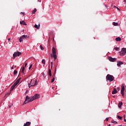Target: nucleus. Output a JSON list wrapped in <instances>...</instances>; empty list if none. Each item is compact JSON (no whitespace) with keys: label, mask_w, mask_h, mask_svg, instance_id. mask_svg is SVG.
Returning <instances> with one entry per match:
<instances>
[{"label":"nucleus","mask_w":126,"mask_h":126,"mask_svg":"<svg viewBox=\"0 0 126 126\" xmlns=\"http://www.w3.org/2000/svg\"><path fill=\"white\" fill-rule=\"evenodd\" d=\"M39 98H40V95H39L38 94H35L32 97H30V100H29V102H32L34 101V100L39 99Z\"/></svg>","instance_id":"nucleus-1"},{"label":"nucleus","mask_w":126,"mask_h":126,"mask_svg":"<svg viewBox=\"0 0 126 126\" xmlns=\"http://www.w3.org/2000/svg\"><path fill=\"white\" fill-rule=\"evenodd\" d=\"M114 79H115V77H114L113 75L108 74L106 76V80H108V81H110V82L113 81Z\"/></svg>","instance_id":"nucleus-2"},{"label":"nucleus","mask_w":126,"mask_h":126,"mask_svg":"<svg viewBox=\"0 0 126 126\" xmlns=\"http://www.w3.org/2000/svg\"><path fill=\"white\" fill-rule=\"evenodd\" d=\"M126 48H122V50L120 52V55L122 57H123V56H125L126 55Z\"/></svg>","instance_id":"nucleus-3"},{"label":"nucleus","mask_w":126,"mask_h":126,"mask_svg":"<svg viewBox=\"0 0 126 126\" xmlns=\"http://www.w3.org/2000/svg\"><path fill=\"white\" fill-rule=\"evenodd\" d=\"M13 59H15V58H16V57H19V56H21V52H15L13 55Z\"/></svg>","instance_id":"nucleus-4"},{"label":"nucleus","mask_w":126,"mask_h":126,"mask_svg":"<svg viewBox=\"0 0 126 126\" xmlns=\"http://www.w3.org/2000/svg\"><path fill=\"white\" fill-rule=\"evenodd\" d=\"M125 90H126L125 86H122L121 92V94H122L123 97H124L125 96Z\"/></svg>","instance_id":"nucleus-5"},{"label":"nucleus","mask_w":126,"mask_h":126,"mask_svg":"<svg viewBox=\"0 0 126 126\" xmlns=\"http://www.w3.org/2000/svg\"><path fill=\"white\" fill-rule=\"evenodd\" d=\"M29 100H30V98H29V96L28 95H27L26 99L24 102V105L25 104H27V103H30V102H29Z\"/></svg>","instance_id":"nucleus-6"},{"label":"nucleus","mask_w":126,"mask_h":126,"mask_svg":"<svg viewBox=\"0 0 126 126\" xmlns=\"http://www.w3.org/2000/svg\"><path fill=\"white\" fill-rule=\"evenodd\" d=\"M29 85H31V86H35V80L32 79L30 83L29 84Z\"/></svg>","instance_id":"nucleus-7"},{"label":"nucleus","mask_w":126,"mask_h":126,"mask_svg":"<svg viewBox=\"0 0 126 126\" xmlns=\"http://www.w3.org/2000/svg\"><path fill=\"white\" fill-rule=\"evenodd\" d=\"M24 38H27V35H24L21 36L19 39V42H22L23 41V39H24Z\"/></svg>","instance_id":"nucleus-8"},{"label":"nucleus","mask_w":126,"mask_h":126,"mask_svg":"<svg viewBox=\"0 0 126 126\" xmlns=\"http://www.w3.org/2000/svg\"><path fill=\"white\" fill-rule=\"evenodd\" d=\"M108 60L109 61H110V62H116V61L117 60V59L116 58H113L111 57H108Z\"/></svg>","instance_id":"nucleus-9"},{"label":"nucleus","mask_w":126,"mask_h":126,"mask_svg":"<svg viewBox=\"0 0 126 126\" xmlns=\"http://www.w3.org/2000/svg\"><path fill=\"white\" fill-rule=\"evenodd\" d=\"M118 93V91L116 88H114L113 91H112V94H117Z\"/></svg>","instance_id":"nucleus-10"},{"label":"nucleus","mask_w":126,"mask_h":126,"mask_svg":"<svg viewBox=\"0 0 126 126\" xmlns=\"http://www.w3.org/2000/svg\"><path fill=\"white\" fill-rule=\"evenodd\" d=\"M116 42H121V41H122V38H121V37H117L116 39H115Z\"/></svg>","instance_id":"nucleus-11"},{"label":"nucleus","mask_w":126,"mask_h":126,"mask_svg":"<svg viewBox=\"0 0 126 126\" xmlns=\"http://www.w3.org/2000/svg\"><path fill=\"white\" fill-rule=\"evenodd\" d=\"M56 48L54 47L52 48V55L56 54Z\"/></svg>","instance_id":"nucleus-12"},{"label":"nucleus","mask_w":126,"mask_h":126,"mask_svg":"<svg viewBox=\"0 0 126 126\" xmlns=\"http://www.w3.org/2000/svg\"><path fill=\"white\" fill-rule=\"evenodd\" d=\"M124 63L120 61L118 63H117V65L118 66H121V64H123Z\"/></svg>","instance_id":"nucleus-13"},{"label":"nucleus","mask_w":126,"mask_h":126,"mask_svg":"<svg viewBox=\"0 0 126 126\" xmlns=\"http://www.w3.org/2000/svg\"><path fill=\"white\" fill-rule=\"evenodd\" d=\"M20 23V24H23V25H27V24H26V23H25V22H24V21H21Z\"/></svg>","instance_id":"nucleus-14"},{"label":"nucleus","mask_w":126,"mask_h":126,"mask_svg":"<svg viewBox=\"0 0 126 126\" xmlns=\"http://www.w3.org/2000/svg\"><path fill=\"white\" fill-rule=\"evenodd\" d=\"M48 75H50V76H52V71L51 70V69H49Z\"/></svg>","instance_id":"nucleus-15"},{"label":"nucleus","mask_w":126,"mask_h":126,"mask_svg":"<svg viewBox=\"0 0 126 126\" xmlns=\"http://www.w3.org/2000/svg\"><path fill=\"white\" fill-rule=\"evenodd\" d=\"M122 106H123V102H119L118 104L119 108H121Z\"/></svg>","instance_id":"nucleus-16"},{"label":"nucleus","mask_w":126,"mask_h":126,"mask_svg":"<svg viewBox=\"0 0 126 126\" xmlns=\"http://www.w3.org/2000/svg\"><path fill=\"white\" fill-rule=\"evenodd\" d=\"M52 77H53V79L51 80V83H53V82H54V81H55V74L53 75L52 76Z\"/></svg>","instance_id":"nucleus-17"},{"label":"nucleus","mask_w":126,"mask_h":126,"mask_svg":"<svg viewBox=\"0 0 126 126\" xmlns=\"http://www.w3.org/2000/svg\"><path fill=\"white\" fill-rule=\"evenodd\" d=\"M15 86H14L13 85H12V86H11V88H10V92H11V91H13V89H14V88H15Z\"/></svg>","instance_id":"nucleus-18"},{"label":"nucleus","mask_w":126,"mask_h":126,"mask_svg":"<svg viewBox=\"0 0 126 126\" xmlns=\"http://www.w3.org/2000/svg\"><path fill=\"white\" fill-rule=\"evenodd\" d=\"M36 11H37V9L34 8V10L32 12V14H35V12H36Z\"/></svg>","instance_id":"nucleus-19"},{"label":"nucleus","mask_w":126,"mask_h":126,"mask_svg":"<svg viewBox=\"0 0 126 126\" xmlns=\"http://www.w3.org/2000/svg\"><path fill=\"white\" fill-rule=\"evenodd\" d=\"M53 57L54 58V60H57V54H53Z\"/></svg>","instance_id":"nucleus-20"},{"label":"nucleus","mask_w":126,"mask_h":126,"mask_svg":"<svg viewBox=\"0 0 126 126\" xmlns=\"http://www.w3.org/2000/svg\"><path fill=\"white\" fill-rule=\"evenodd\" d=\"M113 25L114 26H118V25H119V23H116V22H113Z\"/></svg>","instance_id":"nucleus-21"},{"label":"nucleus","mask_w":126,"mask_h":126,"mask_svg":"<svg viewBox=\"0 0 126 126\" xmlns=\"http://www.w3.org/2000/svg\"><path fill=\"white\" fill-rule=\"evenodd\" d=\"M111 123H112V124H115V125H116V124H118V122L117 121H115L114 120H112L111 121Z\"/></svg>","instance_id":"nucleus-22"},{"label":"nucleus","mask_w":126,"mask_h":126,"mask_svg":"<svg viewBox=\"0 0 126 126\" xmlns=\"http://www.w3.org/2000/svg\"><path fill=\"white\" fill-rule=\"evenodd\" d=\"M21 79V78H19L16 81V83L18 84L19 82H20V80Z\"/></svg>","instance_id":"nucleus-23"},{"label":"nucleus","mask_w":126,"mask_h":126,"mask_svg":"<svg viewBox=\"0 0 126 126\" xmlns=\"http://www.w3.org/2000/svg\"><path fill=\"white\" fill-rule=\"evenodd\" d=\"M42 63H43V64H45V63H46V61H45L44 59H43L42 60V62H41Z\"/></svg>","instance_id":"nucleus-24"},{"label":"nucleus","mask_w":126,"mask_h":126,"mask_svg":"<svg viewBox=\"0 0 126 126\" xmlns=\"http://www.w3.org/2000/svg\"><path fill=\"white\" fill-rule=\"evenodd\" d=\"M24 71H25V67H22V72L24 73Z\"/></svg>","instance_id":"nucleus-25"},{"label":"nucleus","mask_w":126,"mask_h":126,"mask_svg":"<svg viewBox=\"0 0 126 126\" xmlns=\"http://www.w3.org/2000/svg\"><path fill=\"white\" fill-rule=\"evenodd\" d=\"M34 28H36V29H39V27L37 25H34Z\"/></svg>","instance_id":"nucleus-26"},{"label":"nucleus","mask_w":126,"mask_h":126,"mask_svg":"<svg viewBox=\"0 0 126 126\" xmlns=\"http://www.w3.org/2000/svg\"><path fill=\"white\" fill-rule=\"evenodd\" d=\"M113 7H114V8H117L118 9V10H119V11H120V8H119V7H118L116 6H114Z\"/></svg>","instance_id":"nucleus-27"},{"label":"nucleus","mask_w":126,"mask_h":126,"mask_svg":"<svg viewBox=\"0 0 126 126\" xmlns=\"http://www.w3.org/2000/svg\"><path fill=\"white\" fill-rule=\"evenodd\" d=\"M37 84H38V81H37V80H35L34 82V86L37 85Z\"/></svg>","instance_id":"nucleus-28"},{"label":"nucleus","mask_w":126,"mask_h":126,"mask_svg":"<svg viewBox=\"0 0 126 126\" xmlns=\"http://www.w3.org/2000/svg\"><path fill=\"white\" fill-rule=\"evenodd\" d=\"M114 49H115V50H116V51H119V50L120 49V48H118V47H115Z\"/></svg>","instance_id":"nucleus-29"},{"label":"nucleus","mask_w":126,"mask_h":126,"mask_svg":"<svg viewBox=\"0 0 126 126\" xmlns=\"http://www.w3.org/2000/svg\"><path fill=\"white\" fill-rule=\"evenodd\" d=\"M118 118L119 120H122V119H123V117H121L120 116H118Z\"/></svg>","instance_id":"nucleus-30"},{"label":"nucleus","mask_w":126,"mask_h":126,"mask_svg":"<svg viewBox=\"0 0 126 126\" xmlns=\"http://www.w3.org/2000/svg\"><path fill=\"white\" fill-rule=\"evenodd\" d=\"M18 84L16 82L15 83H14V84L13 85L15 87V86H16V85H17Z\"/></svg>","instance_id":"nucleus-31"},{"label":"nucleus","mask_w":126,"mask_h":126,"mask_svg":"<svg viewBox=\"0 0 126 126\" xmlns=\"http://www.w3.org/2000/svg\"><path fill=\"white\" fill-rule=\"evenodd\" d=\"M18 84L16 82L15 83H14V84L13 85L15 87V86H16V85H17Z\"/></svg>","instance_id":"nucleus-32"},{"label":"nucleus","mask_w":126,"mask_h":126,"mask_svg":"<svg viewBox=\"0 0 126 126\" xmlns=\"http://www.w3.org/2000/svg\"><path fill=\"white\" fill-rule=\"evenodd\" d=\"M40 48L41 50H44V48L43 47V46L42 45H40Z\"/></svg>","instance_id":"nucleus-33"},{"label":"nucleus","mask_w":126,"mask_h":126,"mask_svg":"<svg viewBox=\"0 0 126 126\" xmlns=\"http://www.w3.org/2000/svg\"><path fill=\"white\" fill-rule=\"evenodd\" d=\"M16 73H17V71H16V70H15L14 71V74H16Z\"/></svg>","instance_id":"nucleus-34"},{"label":"nucleus","mask_w":126,"mask_h":126,"mask_svg":"<svg viewBox=\"0 0 126 126\" xmlns=\"http://www.w3.org/2000/svg\"><path fill=\"white\" fill-rule=\"evenodd\" d=\"M32 68V64H31L29 67V69H31Z\"/></svg>","instance_id":"nucleus-35"},{"label":"nucleus","mask_w":126,"mask_h":126,"mask_svg":"<svg viewBox=\"0 0 126 126\" xmlns=\"http://www.w3.org/2000/svg\"><path fill=\"white\" fill-rule=\"evenodd\" d=\"M124 121L125 122H126V119H125L126 116H125V115L124 116Z\"/></svg>","instance_id":"nucleus-36"},{"label":"nucleus","mask_w":126,"mask_h":126,"mask_svg":"<svg viewBox=\"0 0 126 126\" xmlns=\"http://www.w3.org/2000/svg\"><path fill=\"white\" fill-rule=\"evenodd\" d=\"M106 122H108L109 121V118H106Z\"/></svg>","instance_id":"nucleus-37"},{"label":"nucleus","mask_w":126,"mask_h":126,"mask_svg":"<svg viewBox=\"0 0 126 126\" xmlns=\"http://www.w3.org/2000/svg\"><path fill=\"white\" fill-rule=\"evenodd\" d=\"M51 68H53V62H51Z\"/></svg>","instance_id":"nucleus-38"},{"label":"nucleus","mask_w":126,"mask_h":126,"mask_svg":"<svg viewBox=\"0 0 126 126\" xmlns=\"http://www.w3.org/2000/svg\"><path fill=\"white\" fill-rule=\"evenodd\" d=\"M12 106V105H9V108L10 109V108H11Z\"/></svg>","instance_id":"nucleus-39"},{"label":"nucleus","mask_w":126,"mask_h":126,"mask_svg":"<svg viewBox=\"0 0 126 126\" xmlns=\"http://www.w3.org/2000/svg\"><path fill=\"white\" fill-rule=\"evenodd\" d=\"M25 66H27V63H25Z\"/></svg>","instance_id":"nucleus-40"},{"label":"nucleus","mask_w":126,"mask_h":126,"mask_svg":"<svg viewBox=\"0 0 126 126\" xmlns=\"http://www.w3.org/2000/svg\"><path fill=\"white\" fill-rule=\"evenodd\" d=\"M14 67L13 66L11 67V69H14Z\"/></svg>","instance_id":"nucleus-41"},{"label":"nucleus","mask_w":126,"mask_h":126,"mask_svg":"<svg viewBox=\"0 0 126 126\" xmlns=\"http://www.w3.org/2000/svg\"><path fill=\"white\" fill-rule=\"evenodd\" d=\"M117 89L118 90V91H120V88L118 87Z\"/></svg>","instance_id":"nucleus-42"},{"label":"nucleus","mask_w":126,"mask_h":126,"mask_svg":"<svg viewBox=\"0 0 126 126\" xmlns=\"http://www.w3.org/2000/svg\"><path fill=\"white\" fill-rule=\"evenodd\" d=\"M32 86H30V85H29V88H30V87H32Z\"/></svg>","instance_id":"nucleus-43"},{"label":"nucleus","mask_w":126,"mask_h":126,"mask_svg":"<svg viewBox=\"0 0 126 126\" xmlns=\"http://www.w3.org/2000/svg\"><path fill=\"white\" fill-rule=\"evenodd\" d=\"M21 13H23V15H24V13L21 12Z\"/></svg>","instance_id":"nucleus-44"},{"label":"nucleus","mask_w":126,"mask_h":126,"mask_svg":"<svg viewBox=\"0 0 126 126\" xmlns=\"http://www.w3.org/2000/svg\"><path fill=\"white\" fill-rule=\"evenodd\" d=\"M124 2H126V0H124Z\"/></svg>","instance_id":"nucleus-45"},{"label":"nucleus","mask_w":126,"mask_h":126,"mask_svg":"<svg viewBox=\"0 0 126 126\" xmlns=\"http://www.w3.org/2000/svg\"><path fill=\"white\" fill-rule=\"evenodd\" d=\"M10 40V38H8V41H9Z\"/></svg>","instance_id":"nucleus-46"},{"label":"nucleus","mask_w":126,"mask_h":126,"mask_svg":"<svg viewBox=\"0 0 126 126\" xmlns=\"http://www.w3.org/2000/svg\"><path fill=\"white\" fill-rule=\"evenodd\" d=\"M39 27H40V24L38 25Z\"/></svg>","instance_id":"nucleus-47"},{"label":"nucleus","mask_w":126,"mask_h":126,"mask_svg":"<svg viewBox=\"0 0 126 126\" xmlns=\"http://www.w3.org/2000/svg\"><path fill=\"white\" fill-rule=\"evenodd\" d=\"M43 76L44 75V73H43Z\"/></svg>","instance_id":"nucleus-48"},{"label":"nucleus","mask_w":126,"mask_h":126,"mask_svg":"<svg viewBox=\"0 0 126 126\" xmlns=\"http://www.w3.org/2000/svg\"><path fill=\"white\" fill-rule=\"evenodd\" d=\"M54 39L53 38V41H54Z\"/></svg>","instance_id":"nucleus-49"}]
</instances>
